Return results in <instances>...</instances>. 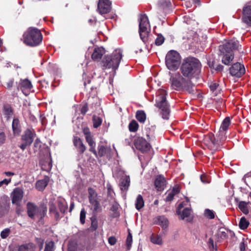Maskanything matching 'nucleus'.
Segmentation results:
<instances>
[{
    "instance_id": "18",
    "label": "nucleus",
    "mask_w": 251,
    "mask_h": 251,
    "mask_svg": "<svg viewBox=\"0 0 251 251\" xmlns=\"http://www.w3.org/2000/svg\"><path fill=\"white\" fill-rule=\"evenodd\" d=\"M105 53V50L103 47H97L94 50L92 54V59L95 61H99Z\"/></svg>"
},
{
    "instance_id": "32",
    "label": "nucleus",
    "mask_w": 251,
    "mask_h": 251,
    "mask_svg": "<svg viewBox=\"0 0 251 251\" xmlns=\"http://www.w3.org/2000/svg\"><path fill=\"white\" fill-rule=\"evenodd\" d=\"M10 208V200H8V203L7 205L5 206L2 205L0 203V218L3 217L6 214H7L9 211Z\"/></svg>"
},
{
    "instance_id": "4",
    "label": "nucleus",
    "mask_w": 251,
    "mask_h": 251,
    "mask_svg": "<svg viewBox=\"0 0 251 251\" xmlns=\"http://www.w3.org/2000/svg\"><path fill=\"white\" fill-rule=\"evenodd\" d=\"M43 36L41 31L36 27H30L24 33L21 40L27 46L34 47L42 42Z\"/></svg>"
},
{
    "instance_id": "12",
    "label": "nucleus",
    "mask_w": 251,
    "mask_h": 251,
    "mask_svg": "<svg viewBox=\"0 0 251 251\" xmlns=\"http://www.w3.org/2000/svg\"><path fill=\"white\" fill-rule=\"evenodd\" d=\"M229 73L232 76L239 78L245 73L244 66L240 63H235L229 68Z\"/></svg>"
},
{
    "instance_id": "11",
    "label": "nucleus",
    "mask_w": 251,
    "mask_h": 251,
    "mask_svg": "<svg viewBox=\"0 0 251 251\" xmlns=\"http://www.w3.org/2000/svg\"><path fill=\"white\" fill-rule=\"evenodd\" d=\"M242 21L251 27V1L247 3L243 7Z\"/></svg>"
},
{
    "instance_id": "15",
    "label": "nucleus",
    "mask_w": 251,
    "mask_h": 251,
    "mask_svg": "<svg viewBox=\"0 0 251 251\" xmlns=\"http://www.w3.org/2000/svg\"><path fill=\"white\" fill-rule=\"evenodd\" d=\"M111 3L109 0H99L98 4V10L102 15L109 13L111 9Z\"/></svg>"
},
{
    "instance_id": "59",
    "label": "nucleus",
    "mask_w": 251,
    "mask_h": 251,
    "mask_svg": "<svg viewBox=\"0 0 251 251\" xmlns=\"http://www.w3.org/2000/svg\"><path fill=\"white\" fill-rule=\"evenodd\" d=\"M40 120L41 123L42 125H43V126L46 125L47 122L46 120V118L44 115H40Z\"/></svg>"
},
{
    "instance_id": "8",
    "label": "nucleus",
    "mask_w": 251,
    "mask_h": 251,
    "mask_svg": "<svg viewBox=\"0 0 251 251\" xmlns=\"http://www.w3.org/2000/svg\"><path fill=\"white\" fill-rule=\"evenodd\" d=\"M181 62V57L176 51H169L166 55L165 63L167 67L170 70H176Z\"/></svg>"
},
{
    "instance_id": "64",
    "label": "nucleus",
    "mask_w": 251,
    "mask_h": 251,
    "mask_svg": "<svg viewBox=\"0 0 251 251\" xmlns=\"http://www.w3.org/2000/svg\"><path fill=\"white\" fill-rule=\"evenodd\" d=\"M183 207V205L182 203L179 204L178 207L176 209V213L178 215L180 214L181 209Z\"/></svg>"
},
{
    "instance_id": "24",
    "label": "nucleus",
    "mask_w": 251,
    "mask_h": 251,
    "mask_svg": "<svg viewBox=\"0 0 251 251\" xmlns=\"http://www.w3.org/2000/svg\"><path fill=\"white\" fill-rule=\"evenodd\" d=\"M68 250L69 251H82L84 247H79L78 245L75 241H69L68 244Z\"/></svg>"
},
{
    "instance_id": "56",
    "label": "nucleus",
    "mask_w": 251,
    "mask_h": 251,
    "mask_svg": "<svg viewBox=\"0 0 251 251\" xmlns=\"http://www.w3.org/2000/svg\"><path fill=\"white\" fill-rule=\"evenodd\" d=\"M210 140L212 144L216 147V149H217L219 145L218 141L216 140V139L213 136H210Z\"/></svg>"
},
{
    "instance_id": "38",
    "label": "nucleus",
    "mask_w": 251,
    "mask_h": 251,
    "mask_svg": "<svg viewBox=\"0 0 251 251\" xmlns=\"http://www.w3.org/2000/svg\"><path fill=\"white\" fill-rule=\"evenodd\" d=\"M191 214V209L189 208H184L182 212H180V218L182 220H184L185 218H188Z\"/></svg>"
},
{
    "instance_id": "44",
    "label": "nucleus",
    "mask_w": 251,
    "mask_h": 251,
    "mask_svg": "<svg viewBox=\"0 0 251 251\" xmlns=\"http://www.w3.org/2000/svg\"><path fill=\"white\" fill-rule=\"evenodd\" d=\"M204 215L209 219H213L215 218L214 212L209 209H206L204 211Z\"/></svg>"
},
{
    "instance_id": "23",
    "label": "nucleus",
    "mask_w": 251,
    "mask_h": 251,
    "mask_svg": "<svg viewBox=\"0 0 251 251\" xmlns=\"http://www.w3.org/2000/svg\"><path fill=\"white\" fill-rule=\"evenodd\" d=\"M48 178L46 177L44 179L38 180L36 183V189L40 191H43L48 184Z\"/></svg>"
},
{
    "instance_id": "22",
    "label": "nucleus",
    "mask_w": 251,
    "mask_h": 251,
    "mask_svg": "<svg viewBox=\"0 0 251 251\" xmlns=\"http://www.w3.org/2000/svg\"><path fill=\"white\" fill-rule=\"evenodd\" d=\"M35 245L32 243L23 244L19 246L18 251H35Z\"/></svg>"
},
{
    "instance_id": "57",
    "label": "nucleus",
    "mask_w": 251,
    "mask_h": 251,
    "mask_svg": "<svg viewBox=\"0 0 251 251\" xmlns=\"http://www.w3.org/2000/svg\"><path fill=\"white\" fill-rule=\"evenodd\" d=\"M12 202L13 204L16 203V188L13 189L11 194Z\"/></svg>"
},
{
    "instance_id": "35",
    "label": "nucleus",
    "mask_w": 251,
    "mask_h": 251,
    "mask_svg": "<svg viewBox=\"0 0 251 251\" xmlns=\"http://www.w3.org/2000/svg\"><path fill=\"white\" fill-rule=\"evenodd\" d=\"M23 190L20 188H17V213H19L20 211H22L21 208H18V201L22 200L23 197Z\"/></svg>"
},
{
    "instance_id": "53",
    "label": "nucleus",
    "mask_w": 251,
    "mask_h": 251,
    "mask_svg": "<svg viewBox=\"0 0 251 251\" xmlns=\"http://www.w3.org/2000/svg\"><path fill=\"white\" fill-rule=\"evenodd\" d=\"M201 179L203 183H209L210 182L209 178L205 175L201 176Z\"/></svg>"
},
{
    "instance_id": "62",
    "label": "nucleus",
    "mask_w": 251,
    "mask_h": 251,
    "mask_svg": "<svg viewBox=\"0 0 251 251\" xmlns=\"http://www.w3.org/2000/svg\"><path fill=\"white\" fill-rule=\"evenodd\" d=\"M87 111H88V106H87V104H84L82 107V108L81 109V113L83 115H84L87 112Z\"/></svg>"
},
{
    "instance_id": "52",
    "label": "nucleus",
    "mask_w": 251,
    "mask_h": 251,
    "mask_svg": "<svg viewBox=\"0 0 251 251\" xmlns=\"http://www.w3.org/2000/svg\"><path fill=\"white\" fill-rule=\"evenodd\" d=\"M132 242V238L131 233H129L127 238H126V245L128 248V249H130V248L131 246V243Z\"/></svg>"
},
{
    "instance_id": "37",
    "label": "nucleus",
    "mask_w": 251,
    "mask_h": 251,
    "mask_svg": "<svg viewBox=\"0 0 251 251\" xmlns=\"http://www.w3.org/2000/svg\"><path fill=\"white\" fill-rule=\"evenodd\" d=\"M249 225V222L247 220L245 217H242L240 219L239 226L241 229H245Z\"/></svg>"
},
{
    "instance_id": "26",
    "label": "nucleus",
    "mask_w": 251,
    "mask_h": 251,
    "mask_svg": "<svg viewBox=\"0 0 251 251\" xmlns=\"http://www.w3.org/2000/svg\"><path fill=\"white\" fill-rule=\"evenodd\" d=\"M3 112L5 117L7 119L11 118L13 114V109L12 108L11 105L9 104H5L3 105Z\"/></svg>"
},
{
    "instance_id": "1",
    "label": "nucleus",
    "mask_w": 251,
    "mask_h": 251,
    "mask_svg": "<svg viewBox=\"0 0 251 251\" xmlns=\"http://www.w3.org/2000/svg\"><path fill=\"white\" fill-rule=\"evenodd\" d=\"M201 63L195 57H187L184 59L180 68L181 74L190 80L197 78L200 74Z\"/></svg>"
},
{
    "instance_id": "2",
    "label": "nucleus",
    "mask_w": 251,
    "mask_h": 251,
    "mask_svg": "<svg viewBox=\"0 0 251 251\" xmlns=\"http://www.w3.org/2000/svg\"><path fill=\"white\" fill-rule=\"evenodd\" d=\"M241 46L239 42L232 39L219 46V55L222 56V62L226 65H229L234 58L233 51L240 50Z\"/></svg>"
},
{
    "instance_id": "58",
    "label": "nucleus",
    "mask_w": 251,
    "mask_h": 251,
    "mask_svg": "<svg viewBox=\"0 0 251 251\" xmlns=\"http://www.w3.org/2000/svg\"><path fill=\"white\" fill-rule=\"evenodd\" d=\"M11 182V178H5L3 180L0 181V187L3 184L7 185Z\"/></svg>"
},
{
    "instance_id": "10",
    "label": "nucleus",
    "mask_w": 251,
    "mask_h": 251,
    "mask_svg": "<svg viewBox=\"0 0 251 251\" xmlns=\"http://www.w3.org/2000/svg\"><path fill=\"white\" fill-rule=\"evenodd\" d=\"M35 135L34 131L29 129H26L21 137V142L19 143V147L22 150H25L27 146H30Z\"/></svg>"
},
{
    "instance_id": "51",
    "label": "nucleus",
    "mask_w": 251,
    "mask_h": 251,
    "mask_svg": "<svg viewBox=\"0 0 251 251\" xmlns=\"http://www.w3.org/2000/svg\"><path fill=\"white\" fill-rule=\"evenodd\" d=\"M36 241L39 247L40 250H42L43 248L44 240L41 238H37L36 239Z\"/></svg>"
},
{
    "instance_id": "28",
    "label": "nucleus",
    "mask_w": 251,
    "mask_h": 251,
    "mask_svg": "<svg viewBox=\"0 0 251 251\" xmlns=\"http://www.w3.org/2000/svg\"><path fill=\"white\" fill-rule=\"evenodd\" d=\"M90 203L92 206L91 208L93 209V213L94 215H96L97 213L101 211L100 204L98 200L90 202Z\"/></svg>"
},
{
    "instance_id": "55",
    "label": "nucleus",
    "mask_w": 251,
    "mask_h": 251,
    "mask_svg": "<svg viewBox=\"0 0 251 251\" xmlns=\"http://www.w3.org/2000/svg\"><path fill=\"white\" fill-rule=\"evenodd\" d=\"M34 148L36 150H39L41 146V143L39 139H36L34 143Z\"/></svg>"
},
{
    "instance_id": "40",
    "label": "nucleus",
    "mask_w": 251,
    "mask_h": 251,
    "mask_svg": "<svg viewBox=\"0 0 251 251\" xmlns=\"http://www.w3.org/2000/svg\"><path fill=\"white\" fill-rule=\"evenodd\" d=\"M151 242L155 244L161 245L162 243V240L160 236L159 235H152L151 237Z\"/></svg>"
},
{
    "instance_id": "46",
    "label": "nucleus",
    "mask_w": 251,
    "mask_h": 251,
    "mask_svg": "<svg viewBox=\"0 0 251 251\" xmlns=\"http://www.w3.org/2000/svg\"><path fill=\"white\" fill-rule=\"evenodd\" d=\"M209 88L210 90L213 92H215V94H217V90L219 88V85L218 83L215 82H212L209 85Z\"/></svg>"
},
{
    "instance_id": "33",
    "label": "nucleus",
    "mask_w": 251,
    "mask_h": 251,
    "mask_svg": "<svg viewBox=\"0 0 251 251\" xmlns=\"http://www.w3.org/2000/svg\"><path fill=\"white\" fill-rule=\"evenodd\" d=\"M248 204V203L244 201H241L238 204V207L240 210L246 215L249 213Z\"/></svg>"
},
{
    "instance_id": "43",
    "label": "nucleus",
    "mask_w": 251,
    "mask_h": 251,
    "mask_svg": "<svg viewBox=\"0 0 251 251\" xmlns=\"http://www.w3.org/2000/svg\"><path fill=\"white\" fill-rule=\"evenodd\" d=\"M98 226V221L96 219V217H93L91 218V225L90 226V229L92 231L96 230Z\"/></svg>"
},
{
    "instance_id": "9",
    "label": "nucleus",
    "mask_w": 251,
    "mask_h": 251,
    "mask_svg": "<svg viewBox=\"0 0 251 251\" xmlns=\"http://www.w3.org/2000/svg\"><path fill=\"white\" fill-rule=\"evenodd\" d=\"M139 34L141 40L145 43L150 31V25L147 16L141 15L139 19Z\"/></svg>"
},
{
    "instance_id": "47",
    "label": "nucleus",
    "mask_w": 251,
    "mask_h": 251,
    "mask_svg": "<svg viewBox=\"0 0 251 251\" xmlns=\"http://www.w3.org/2000/svg\"><path fill=\"white\" fill-rule=\"evenodd\" d=\"M165 38L161 34H158L155 40V44L157 46L161 45L164 42Z\"/></svg>"
},
{
    "instance_id": "39",
    "label": "nucleus",
    "mask_w": 251,
    "mask_h": 251,
    "mask_svg": "<svg viewBox=\"0 0 251 251\" xmlns=\"http://www.w3.org/2000/svg\"><path fill=\"white\" fill-rule=\"evenodd\" d=\"M108 150V149L107 147L103 145H99L98 146V155L100 157L103 156L106 154Z\"/></svg>"
},
{
    "instance_id": "29",
    "label": "nucleus",
    "mask_w": 251,
    "mask_h": 251,
    "mask_svg": "<svg viewBox=\"0 0 251 251\" xmlns=\"http://www.w3.org/2000/svg\"><path fill=\"white\" fill-rule=\"evenodd\" d=\"M50 212L54 215V218L58 220L60 218V215L58 212H57L56 206L53 203H50L49 207Z\"/></svg>"
},
{
    "instance_id": "60",
    "label": "nucleus",
    "mask_w": 251,
    "mask_h": 251,
    "mask_svg": "<svg viewBox=\"0 0 251 251\" xmlns=\"http://www.w3.org/2000/svg\"><path fill=\"white\" fill-rule=\"evenodd\" d=\"M14 78H12L11 79H10L7 83V84H6V88H8V89H11L13 85V84H14Z\"/></svg>"
},
{
    "instance_id": "34",
    "label": "nucleus",
    "mask_w": 251,
    "mask_h": 251,
    "mask_svg": "<svg viewBox=\"0 0 251 251\" xmlns=\"http://www.w3.org/2000/svg\"><path fill=\"white\" fill-rule=\"evenodd\" d=\"M55 250V243L52 241H46L44 251H54Z\"/></svg>"
},
{
    "instance_id": "50",
    "label": "nucleus",
    "mask_w": 251,
    "mask_h": 251,
    "mask_svg": "<svg viewBox=\"0 0 251 251\" xmlns=\"http://www.w3.org/2000/svg\"><path fill=\"white\" fill-rule=\"evenodd\" d=\"M10 230L8 228H5L0 233V236L2 239L6 238L9 235Z\"/></svg>"
},
{
    "instance_id": "61",
    "label": "nucleus",
    "mask_w": 251,
    "mask_h": 251,
    "mask_svg": "<svg viewBox=\"0 0 251 251\" xmlns=\"http://www.w3.org/2000/svg\"><path fill=\"white\" fill-rule=\"evenodd\" d=\"M5 140V134L3 132L0 133V144H2L4 143Z\"/></svg>"
},
{
    "instance_id": "48",
    "label": "nucleus",
    "mask_w": 251,
    "mask_h": 251,
    "mask_svg": "<svg viewBox=\"0 0 251 251\" xmlns=\"http://www.w3.org/2000/svg\"><path fill=\"white\" fill-rule=\"evenodd\" d=\"M159 4L163 7H169L171 2L170 0H159Z\"/></svg>"
},
{
    "instance_id": "16",
    "label": "nucleus",
    "mask_w": 251,
    "mask_h": 251,
    "mask_svg": "<svg viewBox=\"0 0 251 251\" xmlns=\"http://www.w3.org/2000/svg\"><path fill=\"white\" fill-rule=\"evenodd\" d=\"M32 88L31 83L28 79H21L19 84V89L22 91L24 95H28Z\"/></svg>"
},
{
    "instance_id": "45",
    "label": "nucleus",
    "mask_w": 251,
    "mask_h": 251,
    "mask_svg": "<svg viewBox=\"0 0 251 251\" xmlns=\"http://www.w3.org/2000/svg\"><path fill=\"white\" fill-rule=\"evenodd\" d=\"M93 126L95 128L98 127L101 124V119L97 116H93Z\"/></svg>"
},
{
    "instance_id": "63",
    "label": "nucleus",
    "mask_w": 251,
    "mask_h": 251,
    "mask_svg": "<svg viewBox=\"0 0 251 251\" xmlns=\"http://www.w3.org/2000/svg\"><path fill=\"white\" fill-rule=\"evenodd\" d=\"M246 247H247V245L245 244V242L242 241L240 244V251H246Z\"/></svg>"
},
{
    "instance_id": "54",
    "label": "nucleus",
    "mask_w": 251,
    "mask_h": 251,
    "mask_svg": "<svg viewBox=\"0 0 251 251\" xmlns=\"http://www.w3.org/2000/svg\"><path fill=\"white\" fill-rule=\"evenodd\" d=\"M108 243L110 245L113 246L117 242V239L114 236H111L108 238Z\"/></svg>"
},
{
    "instance_id": "30",
    "label": "nucleus",
    "mask_w": 251,
    "mask_h": 251,
    "mask_svg": "<svg viewBox=\"0 0 251 251\" xmlns=\"http://www.w3.org/2000/svg\"><path fill=\"white\" fill-rule=\"evenodd\" d=\"M144 206V201L143 197L141 195H138L135 201V207L139 210Z\"/></svg>"
},
{
    "instance_id": "6",
    "label": "nucleus",
    "mask_w": 251,
    "mask_h": 251,
    "mask_svg": "<svg viewBox=\"0 0 251 251\" xmlns=\"http://www.w3.org/2000/svg\"><path fill=\"white\" fill-rule=\"evenodd\" d=\"M155 105L161 110L160 114L163 119L168 120L170 114V105L167 100L166 96L167 92L163 89H159L156 93Z\"/></svg>"
},
{
    "instance_id": "7",
    "label": "nucleus",
    "mask_w": 251,
    "mask_h": 251,
    "mask_svg": "<svg viewBox=\"0 0 251 251\" xmlns=\"http://www.w3.org/2000/svg\"><path fill=\"white\" fill-rule=\"evenodd\" d=\"M27 213L29 217L32 219H42L46 215L47 207L44 204L40 205L37 207L32 203L28 202L27 204Z\"/></svg>"
},
{
    "instance_id": "17",
    "label": "nucleus",
    "mask_w": 251,
    "mask_h": 251,
    "mask_svg": "<svg viewBox=\"0 0 251 251\" xmlns=\"http://www.w3.org/2000/svg\"><path fill=\"white\" fill-rule=\"evenodd\" d=\"M230 124V119L229 117H226L223 121L219 130V136L222 141L225 140V131L227 130Z\"/></svg>"
},
{
    "instance_id": "14",
    "label": "nucleus",
    "mask_w": 251,
    "mask_h": 251,
    "mask_svg": "<svg viewBox=\"0 0 251 251\" xmlns=\"http://www.w3.org/2000/svg\"><path fill=\"white\" fill-rule=\"evenodd\" d=\"M134 145L136 148L144 152L150 150L151 146L144 138L138 137L134 141Z\"/></svg>"
},
{
    "instance_id": "21",
    "label": "nucleus",
    "mask_w": 251,
    "mask_h": 251,
    "mask_svg": "<svg viewBox=\"0 0 251 251\" xmlns=\"http://www.w3.org/2000/svg\"><path fill=\"white\" fill-rule=\"evenodd\" d=\"M130 184V178L129 176L123 177L120 182V186L121 190L127 191Z\"/></svg>"
},
{
    "instance_id": "13",
    "label": "nucleus",
    "mask_w": 251,
    "mask_h": 251,
    "mask_svg": "<svg viewBox=\"0 0 251 251\" xmlns=\"http://www.w3.org/2000/svg\"><path fill=\"white\" fill-rule=\"evenodd\" d=\"M83 133L85 135L86 142L90 146L89 151L92 152L96 156H97L98 153L95 149L96 143L93 140V136L88 128H84Z\"/></svg>"
},
{
    "instance_id": "49",
    "label": "nucleus",
    "mask_w": 251,
    "mask_h": 251,
    "mask_svg": "<svg viewBox=\"0 0 251 251\" xmlns=\"http://www.w3.org/2000/svg\"><path fill=\"white\" fill-rule=\"evenodd\" d=\"M86 213L84 208H82L80 213V222L82 224H84L85 222Z\"/></svg>"
},
{
    "instance_id": "42",
    "label": "nucleus",
    "mask_w": 251,
    "mask_h": 251,
    "mask_svg": "<svg viewBox=\"0 0 251 251\" xmlns=\"http://www.w3.org/2000/svg\"><path fill=\"white\" fill-rule=\"evenodd\" d=\"M58 206L60 212L63 214L65 213L68 207L67 204L61 201H58Z\"/></svg>"
},
{
    "instance_id": "31",
    "label": "nucleus",
    "mask_w": 251,
    "mask_h": 251,
    "mask_svg": "<svg viewBox=\"0 0 251 251\" xmlns=\"http://www.w3.org/2000/svg\"><path fill=\"white\" fill-rule=\"evenodd\" d=\"M136 118L139 122L144 123L146 119V115L144 111L138 110L136 112Z\"/></svg>"
},
{
    "instance_id": "25",
    "label": "nucleus",
    "mask_w": 251,
    "mask_h": 251,
    "mask_svg": "<svg viewBox=\"0 0 251 251\" xmlns=\"http://www.w3.org/2000/svg\"><path fill=\"white\" fill-rule=\"evenodd\" d=\"M179 192V189L178 187H175L173 189L168 191L167 193V196L166 198V201H171L174 199V196Z\"/></svg>"
},
{
    "instance_id": "36",
    "label": "nucleus",
    "mask_w": 251,
    "mask_h": 251,
    "mask_svg": "<svg viewBox=\"0 0 251 251\" xmlns=\"http://www.w3.org/2000/svg\"><path fill=\"white\" fill-rule=\"evenodd\" d=\"M139 127L137 122L135 120H132L128 125V128L131 132H136Z\"/></svg>"
},
{
    "instance_id": "19",
    "label": "nucleus",
    "mask_w": 251,
    "mask_h": 251,
    "mask_svg": "<svg viewBox=\"0 0 251 251\" xmlns=\"http://www.w3.org/2000/svg\"><path fill=\"white\" fill-rule=\"evenodd\" d=\"M166 185V180L164 176H158L156 177L154 185L158 191H161L164 189V187Z\"/></svg>"
},
{
    "instance_id": "3",
    "label": "nucleus",
    "mask_w": 251,
    "mask_h": 251,
    "mask_svg": "<svg viewBox=\"0 0 251 251\" xmlns=\"http://www.w3.org/2000/svg\"><path fill=\"white\" fill-rule=\"evenodd\" d=\"M171 86L176 90H185L189 93L194 91V85L191 80L184 77L182 75L177 73L170 77Z\"/></svg>"
},
{
    "instance_id": "27",
    "label": "nucleus",
    "mask_w": 251,
    "mask_h": 251,
    "mask_svg": "<svg viewBox=\"0 0 251 251\" xmlns=\"http://www.w3.org/2000/svg\"><path fill=\"white\" fill-rule=\"evenodd\" d=\"M88 198L89 202L98 200V194L96 191L92 188H88Z\"/></svg>"
},
{
    "instance_id": "5",
    "label": "nucleus",
    "mask_w": 251,
    "mask_h": 251,
    "mask_svg": "<svg viewBox=\"0 0 251 251\" xmlns=\"http://www.w3.org/2000/svg\"><path fill=\"white\" fill-rule=\"evenodd\" d=\"M122 58V52L121 50H115L110 55L105 56L101 61V66L103 70L112 69L116 70L118 69Z\"/></svg>"
},
{
    "instance_id": "20",
    "label": "nucleus",
    "mask_w": 251,
    "mask_h": 251,
    "mask_svg": "<svg viewBox=\"0 0 251 251\" xmlns=\"http://www.w3.org/2000/svg\"><path fill=\"white\" fill-rule=\"evenodd\" d=\"M74 144L80 153H83L84 152L86 147L79 137H75L74 138Z\"/></svg>"
},
{
    "instance_id": "41",
    "label": "nucleus",
    "mask_w": 251,
    "mask_h": 251,
    "mask_svg": "<svg viewBox=\"0 0 251 251\" xmlns=\"http://www.w3.org/2000/svg\"><path fill=\"white\" fill-rule=\"evenodd\" d=\"M158 224L163 227H166L168 225V220L164 216H160L158 218Z\"/></svg>"
}]
</instances>
